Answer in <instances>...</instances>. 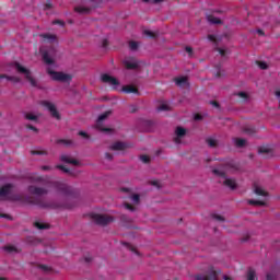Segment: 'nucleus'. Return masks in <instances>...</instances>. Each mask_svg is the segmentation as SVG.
<instances>
[{
    "mask_svg": "<svg viewBox=\"0 0 280 280\" xmlns=\"http://www.w3.org/2000/svg\"><path fill=\"white\" fill-rule=\"evenodd\" d=\"M237 170V165L233 162H228L223 165V170L214 168L212 173L214 176H220V178H224L223 185L229 187L230 189H237V182L233 178L226 177V172H235Z\"/></svg>",
    "mask_w": 280,
    "mask_h": 280,
    "instance_id": "1",
    "label": "nucleus"
},
{
    "mask_svg": "<svg viewBox=\"0 0 280 280\" xmlns=\"http://www.w3.org/2000/svg\"><path fill=\"white\" fill-rule=\"evenodd\" d=\"M221 270H215L213 267H210L207 273H198L195 276L196 280H220Z\"/></svg>",
    "mask_w": 280,
    "mask_h": 280,
    "instance_id": "2",
    "label": "nucleus"
},
{
    "mask_svg": "<svg viewBox=\"0 0 280 280\" xmlns=\"http://www.w3.org/2000/svg\"><path fill=\"white\" fill-rule=\"evenodd\" d=\"M52 187H55V189H57V191L63 196H73V194H75V189L67 185L65 182H54Z\"/></svg>",
    "mask_w": 280,
    "mask_h": 280,
    "instance_id": "3",
    "label": "nucleus"
},
{
    "mask_svg": "<svg viewBox=\"0 0 280 280\" xmlns=\"http://www.w3.org/2000/svg\"><path fill=\"white\" fill-rule=\"evenodd\" d=\"M15 69L18 73H23L25 75V79L30 82L31 85L36 86V80L32 78V72H30V69L23 67L19 62H15Z\"/></svg>",
    "mask_w": 280,
    "mask_h": 280,
    "instance_id": "4",
    "label": "nucleus"
},
{
    "mask_svg": "<svg viewBox=\"0 0 280 280\" xmlns=\"http://www.w3.org/2000/svg\"><path fill=\"white\" fill-rule=\"evenodd\" d=\"M92 220L100 224L101 226H106V224H110L115 219L107 214H92Z\"/></svg>",
    "mask_w": 280,
    "mask_h": 280,
    "instance_id": "5",
    "label": "nucleus"
},
{
    "mask_svg": "<svg viewBox=\"0 0 280 280\" xmlns=\"http://www.w3.org/2000/svg\"><path fill=\"white\" fill-rule=\"evenodd\" d=\"M48 74L51 75L54 80L57 82H67L71 80V77L69 74L62 73V72H56L51 69H48Z\"/></svg>",
    "mask_w": 280,
    "mask_h": 280,
    "instance_id": "6",
    "label": "nucleus"
},
{
    "mask_svg": "<svg viewBox=\"0 0 280 280\" xmlns=\"http://www.w3.org/2000/svg\"><path fill=\"white\" fill-rule=\"evenodd\" d=\"M43 106L47 108L51 115V117H55V119H60V114L58 113V109H56V105L49 101H43Z\"/></svg>",
    "mask_w": 280,
    "mask_h": 280,
    "instance_id": "7",
    "label": "nucleus"
},
{
    "mask_svg": "<svg viewBox=\"0 0 280 280\" xmlns=\"http://www.w3.org/2000/svg\"><path fill=\"white\" fill-rule=\"evenodd\" d=\"M109 116H110V110H107L98 116L96 121V128H98V130H102L103 132H110V128H102V121H104L105 119H108Z\"/></svg>",
    "mask_w": 280,
    "mask_h": 280,
    "instance_id": "8",
    "label": "nucleus"
},
{
    "mask_svg": "<svg viewBox=\"0 0 280 280\" xmlns=\"http://www.w3.org/2000/svg\"><path fill=\"white\" fill-rule=\"evenodd\" d=\"M101 81L104 84H110V86H119V80H117L115 77H110V74H102Z\"/></svg>",
    "mask_w": 280,
    "mask_h": 280,
    "instance_id": "9",
    "label": "nucleus"
},
{
    "mask_svg": "<svg viewBox=\"0 0 280 280\" xmlns=\"http://www.w3.org/2000/svg\"><path fill=\"white\" fill-rule=\"evenodd\" d=\"M31 203L40 207V209H54L51 203L43 201L40 197L31 198Z\"/></svg>",
    "mask_w": 280,
    "mask_h": 280,
    "instance_id": "10",
    "label": "nucleus"
},
{
    "mask_svg": "<svg viewBox=\"0 0 280 280\" xmlns=\"http://www.w3.org/2000/svg\"><path fill=\"white\" fill-rule=\"evenodd\" d=\"M28 192L33 196H45L47 194V188L28 186Z\"/></svg>",
    "mask_w": 280,
    "mask_h": 280,
    "instance_id": "11",
    "label": "nucleus"
},
{
    "mask_svg": "<svg viewBox=\"0 0 280 280\" xmlns=\"http://www.w3.org/2000/svg\"><path fill=\"white\" fill-rule=\"evenodd\" d=\"M14 188V185L7 184L0 188V198H8L10 194H12V189Z\"/></svg>",
    "mask_w": 280,
    "mask_h": 280,
    "instance_id": "12",
    "label": "nucleus"
},
{
    "mask_svg": "<svg viewBox=\"0 0 280 280\" xmlns=\"http://www.w3.org/2000/svg\"><path fill=\"white\" fill-rule=\"evenodd\" d=\"M176 137L174 138L175 143H180V140L187 135V129L183 127H177L175 130Z\"/></svg>",
    "mask_w": 280,
    "mask_h": 280,
    "instance_id": "13",
    "label": "nucleus"
},
{
    "mask_svg": "<svg viewBox=\"0 0 280 280\" xmlns=\"http://www.w3.org/2000/svg\"><path fill=\"white\" fill-rule=\"evenodd\" d=\"M60 161H62V163H68L70 165H80V162L75 159H72L71 155H67V154H62L60 156Z\"/></svg>",
    "mask_w": 280,
    "mask_h": 280,
    "instance_id": "14",
    "label": "nucleus"
},
{
    "mask_svg": "<svg viewBox=\"0 0 280 280\" xmlns=\"http://www.w3.org/2000/svg\"><path fill=\"white\" fill-rule=\"evenodd\" d=\"M126 148H128V144H127L126 142H121V141L114 142V143L110 145V150H114V151L126 150Z\"/></svg>",
    "mask_w": 280,
    "mask_h": 280,
    "instance_id": "15",
    "label": "nucleus"
},
{
    "mask_svg": "<svg viewBox=\"0 0 280 280\" xmlns=\"http://www.w3.org/2000/svg\"><path fill=\"white\" fill-rule=\"evenodd\" d=\"M122 91L127 94L133 93L135 95H139V89H137L135 85H125Z\"/></svg>",
    "mask_w": 280,
    "mask_h": 280,
    "instance_id": "16",
    "label": "nucleus"
},
{
    "mask_svg": "<svg viewBox=\"0 0 280 280\" xmlns=\"http://www.w3.org/2000/svg\"><path fill=\"white\" fill-rule=\"evenodd\" d=\"M125 67L126 69H129V70H135L139 67V62H137L136 60H126L125 61Z\"/></svg>",
    "mask_w": 280,
    "mask_h": 280,
    "instance_id": "17",
    "label": "nucleus"
},
{
    "mask_svg": "<svg viewBox=\"0 0 280 280\" xmlns=\"http://www.w3.org/2000/svg\"><path fill=\"white\" fill-rule=\"evenodd\" d=\"M56 168L61 170V172H63L65 174H69L70 176H77V174L73 171L67 168V166H65V165L59 164L56 166Z\"/></svg>",
    "mask_w": 280,
    "mask_h": 280,
    "instance_id": "18",
    "label": "nucleus"
},
{
    "mask_svg": "<svg viewBox=\"0 0 280 280\" xmlns=\"http://www.w3.org/2000/svg\"><path fill=\"white\" fill-rule=\"evenodd\" d=\"M207 19H208V22L211 23L212 25H222V20L213 15H208Z\"/></svg>",
    "mask_w": 280,
    "mask_h": 280,
    "instance_id": "19",
    "label": "nucleus"
},
{
    "mask_svg": "<svg viewBox=\"0 0 280 280\" xmlns=\"http://www.w3.org/2000/svg\"><path fill=\"white\" fill-rule=\"evenodd\" d=\"M175 83L177 86H185L187 85V77H180L175 79Z\"/></svg>",
    "mask_w": 280,
    "mask_h": 280,
    "instance_id": "20",
    "label": "nucleus"
},
{
    "mask_svg": "<svg viewBox=\"0 0 280 280\" xmlns=\"http://www.w3.org/2000/svg\"><path fill=\"white\" fill-rule=\"evenodd\" d=\"M43 60L46 65H54V59L49 56V52H43Z\"/></svg>",
    "mask_w": 280,
    "mask_h": 280,
    "instance_id": "21",
    "label": "nucleus"
},
{
    "mask_svg": "<svg viewBox=\"0 0 280 280\" xmlns=\"http://www.w3.org/2000/svg\"><path fill=\"white\" fill-rule=\"evenodd\" d=\"M74 11L78 12V14H89L91 12V9L86 7H75Z\"/></svg>",
    "mask_w": 280,
    "mask_h": 280,
    "instance_id": "22",
    "label": "nucleus"
},
{
    "mask_svg": "<svg viewBox=\"0 0 280 280\" xmlns=\"http://www.w3.org/2000/svg\"><path fill=\"white\" fill-rule=\"evenodd\" d=\"M248 205L254 207H266V201L249 199Z\"/></svg>",
    "mask_w": 280,
    "mask_h": 280,
    "instance_id": "23",
    "label": "nucleus"
},
{
    "mask_svg": "<svg viewBox=\"0 0 280 280\" xmlns=\"http://www.w3.org/2000/svg\"><path fill=\"white\" fill-rule=\"evenodd\" d=\"M257 273L255 272V269L249 268L247 271V280H256Z\"/></svg>",
    "mask_w": 280,
    "mask_h": 280,
    "instance_id": "24",
    "label": "nucleus"
},
{
    "mask_svg": "<svg viewBox=\"0 0 280 280\" xmlns=\"http://www.w3.org/2000/svg\"><path fill=\"white\" fill-rule=\"evenodd\" d=\"M259 154H270L272 155V149L268 148V147H260L258 149Z\"/></svg>",
    "mask_w": 280,
    "mask_h": 280,
    "instance_id": "25",
    "label": "nucleus"
},
{
    "mask_svg": "<svg viewBox=\"0 0 280 280\" xmlns=\"http://www.w3.org/2000/svg\"><path fill=\"white\" fill-rule=\"evenodd\" d=\"M254 192L256 194V196H268V192H266V190H264L259 186H255Z\"/></svg>",
    "mask_w": 280,
    "mask_h": 280,
    "instance_id": "26",
    "label": "nucleus"
},
{
    "mask_svg": "<svg viewBox=\"0 0 280 280\" xmlns=\"http://www.w3.org/2000/svg\"><path fill=\"white\" fill-rule=\"evenodd\" d=\"M28 178L31 183H43V176H38L36 174L31 175Z\"/></svg>",
    "mask_w": 280,
    "mask_h": 280,
    "instance_id": "27",
    "label": "nucleus"
},
{
    "mask_svg": "<svg viewBox=\"0 0 280 280\" xmlns=\"http://www.w3.org/2000/svg\"><path fill=\"white\" fill-rule=\"evenodd\" d=\"M206 143L209 145V148H218V140L213 138H208Z\"/></svg>",
    "mask_w": 280,
    "mask_h": 280,
    "instance_id": "28",
    "label": "nucleus"
},
{
    "mask_svg": "<svg viewBox=\"0 0 280 280\" xmlns=\"http://www.w3.org/2000/svg\"><path fill=\"white\" fill-rule=\"evenodd\" d=\"M34 226H35V229H38L39 231L49 229V224L40 223L38 221L34 222Z\"/></svg>",
    "mask_w": 280,
    "mask_h": 280,
    "instance_id": "29",
    "label": "nucleus"
},
{
    "mask_svg": "<svg viewBox=\"0 0 280 280\" xmlns=\"http://www.w3.org/2000/svg\"><path fill=\"white\" fill-rule=\"evenodd\" d=\"M235 145L236 148H244V145H246V139L236 138Z\"/></svg>",
    "mask_w": 280,
    "mask_h": 280,
    "instance_id": "30",
    "label": "nucleus"
},
{
    "mask_svg": "<svg viewBox=\"0 0 280 280\" xmlns=\"http://www.w3.org/2000/svg\"><path fill=\"white\" fill-rule=\"evenodd\" d=\"M3 248L5 253H19V249L16 248V246H13V245H7Z\"/></svg>",
    "mask_w": 280,
    "mask_h": 280,
    "instance_id": "31",
    "label": "nucleus"
},
{
    "mask_svg": "<svg viewBox=\"0 0 280 280\" xmlns=\"http://www.w3.org/2000/svg\"><path fill=\"white\" fill-rule=\"evenodd\" d=\"M42 38H45V40H49L50 43L56 40V35H51V34H43L40 35Z\"/></svg>",
    "mask_w": 280,
    "mask_h": 280,
    "instance_id": "32",
    "label": "nucleus"
},
{
    "mask_svg": "<svg viewBox=\"0 0 280 280\" xmlns=\"http://www.w3.org/2000/svg\"><path fill=\"white\" fill-rule=\"evenodd\" d=\"M244 132H246V135H255L257 130L255 129V127H245Z\"/></svg>",
    "mask_w": 280,
    "mask_h": 280,
    "instance_id": "33",
    "label": "nucleus"
},
{
    "mask_svg": "<svg viewBox=\"0 0 280 280\" xmlns=\"http://www.w3.org/2000/svg\"><path fill=\"white\" fill-rule=\"evenodd\" d=\"M129 48L131 49V51H137V49H139V43L129 42Z\"/></svg>",
    "mask_w": 280,
    "mask_h": 280,
    "instance_id": "34",
    "label": "nucleus"
},
{
    "mask_svg": "<svg viewBox=\"0 0 280 280\" xmlns=\"http://www.w3.org/2000/svg\"><path fill=\"white\" fill-rule=\"evenodd\" d=\"M25 119H27L28 121H36L38 117L34 114H25Z\"/></svg>",
    "mask_w": 280,
    "mask_h": 280,
    "instance_id": "35",
    "label": "nucleus"
},
{
    "mask_svg": "<svg viewBox=\"0 0 280 280\" xmlns=\"http://www.w3.org/2000/svg\"><path fill=\"white\" fill-rule=\"evenodd\" d=\"M144 36H148L149 38H156V33L152 32V31H148L145 30L143 32Z\"/></svg>",
    "mask_w": 280,
    "mask_h": 280,
    "instance_id": "36",
    "label": "nucleus"
},
{
    "mask_svg": "<svg viewBox=\"0 0 280 280\" xmlns=\"http://www.w3.org/2000/svg\"><path fill=\"white\" fill-rule=\"evenodd\" d=\"M31 154H33V155H45V154H47V151L33 150V151H31Z\"/></svg>",
    "mask_w": 280,
    "mask_h": 280,
    "instance_id": "37",
    "label": "nucleus"
},
{
    "mask_svg": "<svg viewBox=\"0 0 280 280\" xmlns=\"http://www.w3.org/2000/svg\"><path fill=\"white\" fill-rule=\"evenodd\" d=\"M5 80L9 82H21V79L19 77H8L5 75Z\"/></svg>",
    "mask_w": 280,
    "mask_h": 280,
    "instance_id": "38",
    "label": "nucleus"
},
{
    "mask_svg": "<svg viewBox=\"0 0 280 280\" xmlns=\"http://www.w3.org/2000/svg\"><path fill=\"white\" fill-rule=\"evenodd\" d=\"M158 110L161 113L163 110H170V105L167 104H161L159 107H158Z\"/></svg>",
    "mask_w": 280,
    "mask_h": 280,
    "instance_id": "39",
    "label": "nucleus"
},
{
    "mask_svg": "<svg viewBox=\"0 0 280 280\" xmlns=\"http://www.w3.org/2000/svg\"><path fill=\"white\" fill-rule=\"evenodd\" d=\"M257 65H258L259 69H262V70L268 69V63H266L264 61H257Z\"/></svg>",
    "mask_w": 280,
    "mask_h": 280,
    "instance_id": "40",
    "label": "nucleus"
},
{
    "mask_svg": "<svg viewBox=\"0 0 280 280\" xmlns=\"http://www.w3.org/2000/svg\"><path fill=\"white\" fill-rule=\"evenodd\" d=\"M131 200L132 202H135L136 205H139V200H141V197L139 195H132L131 196Z\"/></svg>",
    "mask_w": 280,
    "mask_h": 280,
    "instance_id": "41",
    "label": "nucleus"
},
{
    "mask_svg": "<svg viewBox=\"0 0 280 280\" xmlns=\"http://www.w3.org/2000/svg\"><path fill=\"white\" fill-rule=\"evenodd\" d=\"M125 246H127V248H129V250H131V253H136V255H139V252H137V248L132 247V245L128 244V243H124Z\"/></svg>",
    "mask_w": 280,
    "mask_h": 280,
    "instance_id": "42",
    "label": "nucleus"
},
{
    "mask_svg": "<svg viewBox=\"0 0 280 280\" xmlns=\"http://www.w3.org/2000/svg\"><path fill=\"white\" fill-rule=\"evenodd\" d=\"M57 143H63V145H71V140H65V139H60L57 140Z\"/></svg>",
    "mask_w": 280,
    "mask_h": 280,
    "instance_id": "43",
    "label": "nucleus"
},
{
    "mask_svg": "<svg viewBox=\"0 0 280 280\" xmlns=\"http://www.w3.org/2000/svg\"><path fill=\"white\" fill-rule=\"evenodd\" d=\"M212 218L213 220H218V222H224V217L220 214H213Z\"/></svg>",
    "mask_w": 280,
    "mask_h": 280,
    "instance_id": "44",
    "label": "nucleus"
},
{
    "mask_svg": "<svg viewBox=\"0 0 280 280\" xmlns=\"http://www.w3.org/2000/svg\"><path fill=\"white\" fill-rule=\"evenodd\" d=\"M140 161H142V163H150V156H148V155H141V156H140Z\"/></svg>",
    "mask_w": 280,
    "mask_h": 280,
    "instance_id": "45",
    "label": "nucleus"
},
{
    "mask_svg": "<svg viewBox=\"0 0 280 280\" xmlns=\"http://www.w3.org/2000/svg\"><path fill=\"white\" fill-rule=\"evenodd\" d=\"M52 25H61V27H65V22L62 20H55L52 21Z\"/></svg>",
    "mask_w": 280,
    "mask_h": 280,
    "instance_id": "46",
    "label": "nucleus"
},
{
    "mask_svg": "<svg viewBox=\"0 0 280 280\" xmlns=\"http://www.w3.org/2000/svg\"><path fill=\"white\" fill-rule=\"evenodd\" d=\"M79 137H83V139H90L91 137L85 131H79Z\"/></svg>",
    "mask_w": 280,
    "mask_h": 280,
    "instance_id": "47",
    "label": "nucleus"
},
{
    "mask_svg": "<svg viewBox=\"0 0 280 280\" xmlns=\"http://www.w3.org/2000/svg\"><path fill=\"white\" fill-rule=\"evenodd\" d=\"M238 97H242V100H248V94L246 92H238Z\"/></svg>",
    "mask_w": 280,
    "mask_h": 280,
    "instance_id": "48",
    "label": "nucleus"
},
{
    "mask_svg": "<svg viewBox=\"0 0 280 280\" xmlns=\"http://www.w3.org/2000/svg\"><path fill=\"white\" fill-rule=\"evenodd\" d=\"M185 51H186L187 54H189V56H192V54H194V48H191L190 46H186V47H185Z\"/></svg>",
    "mask_w": 280,
    "mask_h": 280,
    "instance_id": "49",
    "label": "nucleus"
},
{
    "mask_svg": "<svg viewBox=\"0 0 280 280\" xmlns=\"http://www.w3.org/2000/svg\"><path fill=\"white\" fill-rule=\"evenodd\" d=\"M267 280H277V276L275 273H267Z\"/></svg>",
    "mask_w": 280,
    "mask_h": 280,
    "instance_id": "50",
    "label": "nucleus"
},
{
    "mask_svg": "<svg viewBox=\"0 0 280 280\" xmlns=\"http://www.w3.org/2000/svg\"><path fill=\"white\" fill-rule=\"evenodd\" d=\"M125 208L128 209V211H135V207L130 203H125Z\"/></svg>",
    "mask_w": 280,
    "mask_h": 280,
    "instance_id": "51",
    "label": "nucleus"
},
{
    "mask_svg": "<svg viewBox=\"0 0 280 280\" xmlns=\"http://www.w3.org/2000/svg\"><path fill=\"white\" fill-rule=\"evenodd\" d=\"M51 1H46V3H45V10H51Z\"/></svg>",
    "mask_w": 280,
    "mask_h": 280,
    "instance_id": "52",
    "label": "nucleus"
},
{
    "mask_svg": "<svg viewBox=\"0 0 280 280\" xmlns=\"http://www.w3.org/2000/svg\"><path fill=\"white\" fill-rule=\"evenodd\" d=\"M26 128L28 130H33L34 132H38V129L36 127L32 126V125H27Z\"/></svg>",
    "mask_w": 280,
    "mask_h": 280,
    "instance_id": "53",
    "label": "nucleus"
},
{
    "mask_svg": "<svg viewBox=\"0 0 280 280\" xmlns=\"http://www.w3.org/2000/svg\"><path fill=\"white\" fill-rule=\"evenodd\" d=\"M210 104L214 106V108H220V103H218L217 101H211Z\"/></svg>",
    "mask_w": 280,
    "mask_h": 280,
    "instance_id": "54",
    "label": "nucleus"
},
{
    "mask_svg": "<svg viewBox=\"0 0 280 280\" xmlns=\"http://www.w3.org/2000/svg\"><path fill=\"white\" fill-rule=\"evenodd\" d=\"M220 56H226V51L222 48H218Z\"/></svg>",
    "mask_w": 280,
    "mask_h": 280,
    "instance_id": "55",
    "label": "nucleus"
},
{
    "mask_svg": "<svg viewBox=\"0 0 280 280\" xmlns=\"http://www.w3.org/2000/svg\"><path fill=\"white\" fill-rule=\"evenodd\" d=\"M105 159H107V161H113V154L105 153Z\"/></svg>",
    "mask_w": 280,
    "mask_h": 280,
    "instance_id": "56",
    "label": "nucleus"
},
{
    "mask_svg": "<svg viewBox=\"0 0 280 280\" xmlns=\"http://www.w3.org/2000/svg\"><path fill=\"white\" fill-rule=\"evenodd\" d=\"M40 270H44L45 272H47V270H49V267H47L46 265H39Z\"/></svg>",
    "mask_w": 280,
    "mask_h": 280,
    "instance_id": "57",
    "label": "nucleus"
},
{
    "mask_svg": "<svg viewBox=\"0 0 280 280\" xmlns=\"http://www.w3.org/2000/svg\"><path fill=\"white\" fill-rule=\"evenodd\" d=\"M257 34H258L259 36H266V33H265L264 30H261V28H258V30H257Z\"/></svg>",
    "mask_w": 280,
    "mask_h": 280,
    "instance_id": "58",
    "label": "nucleus"
},
{
    "mask_svg": "<svg viewBox=\"0 0 280 280\" xmlns=\"http://www.w3.org/2000/svg\"><path fill=\"white\" fill-rule=\"evenodd\" d=\"M200 119H202V116L199 115V114H196V115H195V120H196V121H200Z\"/></svg>",
    "mask_w": 280,
    "mask_h": 280,
    "instance_id": "59",
    "label": "nucleus"
},
{
    "mask_svg": "<svg viewBox=\"0 0 280 280\" xmlns=\"http://www.w3.org/2000/svg\"><path fill=\"white\" fill-rule=\"evenodd\" d=\"M42 170L44 172H48V170H51V166L44 165V166H42Z\"/></svg>",
    "mask_w": 280,
    "mask_h": 280,
    "instance_id": "60",
    "label": "nucleus"
},
{
    "mask_svg": "<svg viewBox=\"0 0 280 280\" xmlns=\"http://www.w3.org/2000/svg\"><path fill=\"white\" fill-rule=\"evenodd\" d=\"M162 1H165V0H151V2L154 3V4L162 3Z\"/></svg>",
    "mask_w": 280,
    "mask_h": 280,
    "instance_id": "61",
    "label": "nucleus"
},
{
    "mask_svg": "<svg viewBox=\"0 0 280 280\" xmlns=\"http://www.w3.org/2000/svg\"><path fill=\"white\" fill-rule=\"evenodd\" d=\"M208 38H209V40H212V42L215 40V36H213V35H209Z\"/></svg>",
    "mask_w": 280,
    "mask_h": 280,
    "instance_id": "62",
    "label": "nucleus"
},
{
    "mask_svg": "<svg viewBox=\"0 0 280 280\" xmlns=\"http://www.w3.org/2000/svg\"><path fill=\"white\" fill-rule=\"evenodd\" d=\"M151 185H153L154 187H159V183L156 180L152 182Z\"/></svg>",
    "mask_w": 280,
    "mask_h": 280,
    "instance_id": "63",
    "label": "nucleus"
},
{
    "mask_svg": "<svg viewBox=\"0 0 280 280\" xmlns=\"http://www.w3.org/2000/svg\"><path fill=\"white\" fill-rule=\"evenodd\" d=\"M224 280H233V278L229 277V276H223Z\"/></svg>",
    "mask_w": 280,
    "mask_h": 280,
    "instance_id": "64",
    "label": "nucleus"
}]
</instances>
